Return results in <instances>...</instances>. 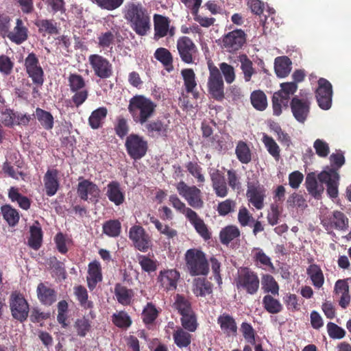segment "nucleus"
Wrapping results in <instances>:
<instances>
[{
  "mask_svg": "<svg viewBox=\"0 0 351 351\" xmlns=\"http://www.w3.org/2000/svg\"><path fill=\"white\" fill-rule=\"evenodd\" d=\"M147 135L151 138L167 137L169 132L168 124L159 119L147 121L143 125Z\"/></svg>",
  "mask_w": 351,
  "mask_h": 351,
  "instance_id": "nucleus-21",
  "label": "nucleus"
},
{
  "mask_svg": "<svg viewBox=\"0 0 351 351\" xmlns=\"http://www.w3.org/2000/svg\"><path fill=\"white\" fill-rule=\"evenodd\" d=\"M1 213L3 219L10 226H15L19 221L20 215L18 210L9 204L1 206Z\"/></svg>",
  "mask_w": 351,
  "mask_h": 351,
  "instance_id": "nucleus-44",
  "label": "nucleus"
},
{
  "mask_svg": "<svg viewBox=\"0 0 351 351\" xmlns=\"http://www.w3.org/2000/svg\"><path fill=\"white\" fill-rule=\"evenodd\" d=\"M306 274L315 288L319 289L323 286L324 276L321 267L318 265L311 264L306 269Z\"/></svg>",
  "mask_w": 351,
  "mask_h": 351,
  "instance_id": "nucleus-38",
  "label": "nucleus"
},
{
  "mask_svg": "<svg viewBox=\"0 0 351 351\" xmlns=\"http://www.w3.org/2000/svg\"><path fill=\"white\" fill-rule=\"evenodd\" d=\"M112 322L117 327L120 328H128L132 322L129 315L123 311L114 313L112 315Z\"/></svg>",
  "mask_w": 351,
  "mask_h": 351,
  "instance_id": "nucleus-54",
  "label": "nucleus"
},
{
  "mask_svg": "<svg viewBox=\"0 0 351 351\" xmlns=\"http://www.w3.org/2000/svg\"><path fill=\"white\" fill-rule=\"evenodd\" d=\"M235 154L238 160L243 164H248L252 160L251 150L247 143L243 141L238 142Z\"/></svg>",
  "mask_w": 351,
  "mask_h": 351,
  "instance_id": "nucleus-46",
  "label": "nucleus"
},
{
  "mask_svg": "<svg viewBox=\"0 0 351 351\" xmlns=\"http://www.w3.org/2000/svg\"><path fill=\"white\" fill-rule=\"evenodd\" d=\"M107 114L108 110L106 107H99L93 110L88 118V124L90 128L93 130L101 128Z\"/></svg>",
  "mask_w": 351,
  "mask_h": 351,
  "instance_id": "nucleus-39",
  "label": "nucleus"
},
{
  "mask_svg": "<svg viewBox=\"0 0 351 351\" xmlns=\"http://www.w3.org/2000/svg\"><path fill=\"white\" fill-rule=\"evenodd\" d=\"M30 237L28 239L29 246L34 250H38L43 242V230L38 221H36L29 229Z\"/></svg>",
  "mask_w": 351,
  "mask_h": 351,
  "instance_id": "nucleus-32",
  "label": "nucleus"
},
{
  "mask_svg": "<svg viewBox=\"0 0 351 351\" xmlns=\"http://www.w3.org/2000/svg\"><path fill=\"white\" fill-rule=\"evenodd\" d=\"M265 189L263 185L248 183L246 196L248 201L258 210L264 207V199L266 197Z\"/></svg>",
  "mask_w": 351,
  "mask_h": 351,
  "instance_id": "nucleus-20",
  "label": "nucleus"
},
{
  "mask_svg": "<svg viewBox=\"0 0 351 351\" xmlns=\"http://www.w3.org/2000/svg\"><path fill=\"white\" fill-rule=\"evenodd\" d=\"M212 284L205 278H195L193 291L196 296L204 297L212 293Z\"/></svg>",
  "mask_w": 351,
  "mask_h": 351,
  "instance_id": "nucleus-41",
  "label": "nucleus"
},
{
  "mask_svg": "<svg viewBox=\"0 0 351 351\" xmlns=\"http://www.w3.org/2000/svg\"><path fill=\"white\" fill-rule=\"evenodd\" d=\"M114 294L117 302L123 306L130 305L134 295L132 289L128 288L121 283L115 284Z\"/></svg>",
  "mask_w": 351,
  "mask_h": 351,
  "instance_id": "nucleus-29",
  "label": "nucleus"
},
{
  "mask_svg": "<svg viewBox=\"0 0 351 351\" xmlns=\"http://www.w3.org/2000/svg\"><path fill=\"white\" fill-rule=\"evenodd\" d=\"M154 35L156 40L164 38L168 35L169 26L170 25V19L163 15L155 14L153 17Z\"/></svg>",
  "mask_w": 351,
  "mask_h": 351,
  "instance_id": "nucleus-28",
  "label": "nucleus"
},
{
  "mask_svg": "<svg viewBox=\"0 0 351 351\" xmlns=\"http://www.w3.org/2000/svg\"><path fill=\"white\" fill-rule=\"evenodd\" d=\"M348 280L349 278L337 280L335 283L333 291L334 295L339 298V305L344 309L349 306L351 300L348 282Z\"/></svg>",
  "mask_w": 351,
  "mask_h": 351,
  "instance_id": "nucleus-22",
  "label": "nucleus"
},
{
  "mask_svg": "<svg viewBox=\"0 0 351 351\" xmlns=\"http://www.w3.org/2000/svg\"><path fill=\"white\" fill-rule=\"evenodd\" d=\"M68 83L71 91H77L86 89L85 80L80 74L70 73L68 77Z\"/></svg>",
  "mask_w": 351,
  "mask_h": 351,
  "instance_id": "nucleus-59",
  "label": "nucleus"
},
{
  "mask_svg": "<svg viewBox=\"0 0 351 351\" xmlns=\"http://www.w3.org/2000/svg\"><path fill=\"white\" fill-rule=\"evenodd\" d=\"M169 202L173 207L180 213L183 214L186 219L193 213L194 210L182 202L176 195H172L169 197Z\"/></svg>",
  "mask_w": 351,
  "mask_h": 351,
  "instance_id": "nucleus-56",
  "label": "nucleus"
},
{
  "mask_svg": "<svg viewBox=\"0 0 351 351\" xmlns=\"http://www.w3.org/2000/svg\"><path fill=\"white\" fill-rule=\"evenodd\" d=\"M115 36L111 31L101 32L97 37L98 47L105 49L112 48V45L114 43Z\"/></svg>",
  "mask_w": 351,
  "mask_h": 351,
  "instance_id": "nucleus-62",
  "label": "nucleus"
},
{
  "mask_svg": "<svg viewBox=\"0 0 351 351\" xmlns=\"http://www.w3.org/2000/svg\"><path fill=\"white\" fill-rule=\"evenodd\" d=\"M221 332L226 337H235L237 335V325L235 319L228 313L220 315L217 319Z\"/></svg>",
  "mask_w": 351,
  "mask_h": 351,
  "instance_id": "nucleus-23",
  "label": "nucleus"
},
{
  "mask_svg": "<svg viewBox=\"0 0 351 351\" xmlns=\"http://www.w3.org/2000/svg\"><path fill=\"white\" fill-rule=\"evenodd\" d=\"M103 280L101 266L100 263L95 260L88 265V276L86 277L88 287L93 291L97 285Z\"/></svg>",
  "mask_w": 351,
  "mask_h": 351,
  "instance_id": "nucleus-24",
  "label": "nucleus"
},
{
  "mask_svg": "<svg viewBox=\"0 0 351 351\" xmlns=\"http://www.w3.org/2000/svg\"><path fill=\"white\" fill-rule=\"evenodd\" d=\"M180 278L178 271L175 269L161 270L157 277V282L164 290L174 291L177 288L178 281Z\"/></svg>",
  "mask_w": 351,
  "mask_h": 351,
  "instance_id": "nucleus-19",
  "label": "nucleus"
},
{
  "mask_svg": "<svg viewBox=\"0 0 351 351\" xmlns=\"http://www.w3.org/2000/svg\"><path fill=\"white\" fill-rule=\"evenodd\" d=\"M235 285L239 291L254 295L259 289L260 280L256 272L247 267H243L238 270Z\"/></svg>",
  "mask_w": 351,
  "mask_h": 351,
  "instance_id": "nucleus-5",
  "label": "nucleus"
},
{
  "mask_svg": "<svg viewBox=\"0 0 351 351\" xmlns=\"http://www.w3.org/2000/svg\"><path fill=\"white\" fill-rule=\"evenodd\" d=\"M12 317L21 323L27 320L29 313V305L23 295L19 292H12L9 300Z\"/></svg>",
  "mask_w": 351,
  "mask_h": 351,
  "instance_id": "nucleus-8",
  "label": "nucleus"
},
{
  "mask_svg": "<svg viewBox=\"0 0 351 351\" xmlns=\"http://www.w3.org/2000/svg\"><path fill=\"white\" fill-rule=\"evenodd\" d=\"M125 19L136 34L144 36L151 29L150 16L147 8L140 2H129L125 6Z\"/></svg>",
  "mask_w": 351,
  "mask_h": 351,
  "instance_id": "nucleus-1",
  "label": "nucleus"
},
{
  "mask_svg": "<svg viewBox=\"0 0 351 351\" xmlns=\"http://www.w3.org/2000/svg\"><path fill=\"white\" fill-rule=\"evenodd\" d=\"M321 223L327 231L334 229L340 231H346L348 229L349 220L346 215L339 210H335L321 219Z\"/></svg>",
  "mask_w": 351,
  "mask_h": 351,
  "instance_id": "nucleus-12",
  "label": "nucleus"
},
{
  "mask_svg": "<svg viewBox=\"0 0 351 351\" xmlns=\"http://www.w3.org/2000/svg\"><path fill=\"white\" fill-rule=\"evenodd\" d=\"M185 167L189 173L197 179V182L204 183L205 182V177L202 174V168L197 162L190 161L186 164Z\"/></svg>",
  "mask_w": 351,
  "mask_h": 351,
  "instance_id": "nucleus-64",
  "label": "nucleus"
},
{
  "mask_svg": "<svg viewBox=\"0 0 351 351\" xmlns=\"http://www.w3.org/2000/svg\"><path fill=\"white\" fill-rule=\"evenodd\" d=\"M138 263L143 271L150 274L156 271L158 268V262L145 255L138 256Z\"/></svg>",
  "mask_w": 351,
  "mask_h": 351,
  "instance_id": "nucleus-61",
  "label": "nucleus"
},
{
  "mask_svg": "<svg viewBox=\"0 0 351 351\" xmlns=\"http://www.w3.org/2000/svg\"><path fill=\"white\" fill-rule=\"evenodd\" d=\"M35 117L40 125L47 130H51L53 128V117L51 112L40 108L36 109Z\"/></svg>",
  "mask_w": 351,
  "mask_h": 351,
  "instance_id": "nucleus-49",
  "label": "nucleus"
},
{
  "mask_svg": "<svg viewBox=\"0 0 351 351\" xmlns=\"http://www.w3.org/2000/svg\"><path fill=\"white\" fill-rule=\"evenodd\" d=\"M181 75L184 80L185 90L188 93H192L197 98L198 93L195 91L197 86L195 74L192 69H184L181 71Z\"/></svg>",
  "mask_w": 351,
  "mask_h": 351,
  "instance_id": "nucleus-35",
  "label": "nucleus"
},
{
  "mask_svg": "<svg viewBox=\"0 0 351 351\" xmlns=\"http://www.w3.org/2000/svg\"><path fill=\"white\" fill-rule=\"evenodd\" d=\"M156 107V104L149 98L143 95H136L130 99L128 110L133 121L143 125L154 116Z\"/></svg>",
  "mask_w": 351,
  "mask_h": 351,
  "instance_id": "nucleus-3",
  "label": "nucleus"
},
{
  "mask_svg": "<svg viewBox=\"0 0 351 351\" xmlns=\"http://www.w3.org/2000/svg\"><path fill=\"white\" fill-rule=\"evenodd\" d=\"M262 288L265 293L278 295L279 286L274 278L270 274H264L261 278Z\"/></svg>",
  "mask_w": 351,
  "mask_h": 351,
  "instance_id": "nucleus-53",
  "label": "nucleus"
},
{
  "mask_svg": "<svg viewBox=\"0 0 351 351\" xmlns=\"http://www.w3.org/2000/svg\"><path fill=\"white\" fill-rule=\"evenodd\" d=\"M176 47L181 60L185 64H193L197 48L194 42L188 36L180 37L176 43Z\"/></svg>",
  "mask_w": 351,
  "mask_h": 351,
  "instance_id": "nucleus-15",
  "label": "nucleus"
},
{
  "mask_svg": "<svg viewBox=\"0 0 351 351\" xmlns=\"http://www.w3.org/2000/svg\"><path fill=\"white\" fill-rule=\"evenodd\" d=\"M154 57L162 64L167 71L169 72L173 70V58L169 49L165 47H159L155 51Z\"/></svg>",
  "mask_w": 351,
  "mask_h": 351,
  "instance_id": "nucleus-34",
  "label": "nucleus"
},
{
  "mask_svg": "<svg viewBox=\"0 0 351 351\" xmlns=\"http://www.w3.org/2000/svg\"><path fill=\"white\" fill-rule=\"evenodd\" d=\"M318 87L315 91V97L320 108L328 110L332 105V86L325 78L319 79Z\"/></svg>",
  "mask_w": 351,
  "mask_h": 351,
  "instance_id": "nucleus-16",
  "label": "nucleus"
},
{
  "mask_svg": "<svg viewBox=\"0 0 351 351\" xmlns=\"http://www.w3.org/2000/svg\"><path fill=\"white\" fill-rule=\"evenodd\" d=\"M103 233L110 237H117L121 232V223L118 219H110L104 223Z\"/></svg>",
  "mask_w": 351,
  "mask_h": 351,
  "instance_id": "nucleus-47",
  "label": "nucleus"
},
{
  "mask_svg": "<svg viewBox=\"0 0 351 351\" xmlns=\"http://www.w3.org/2000/svg\"><path fill=\"white\" fill-rule=\"evenodd\" d=\"M6 37L16 45H21L27 40L28 29L24 25L21 19H16V26L12 31L10 30Z\"/></svg>",
  "mask_w": 351,
  "mask_h": 351,
  "instance_id": "nucleus-27",
  "label": "nucleus"
},
{
  "mask_svg": "<svg viewBox=\"0 0 351 351\" xmlns=\"http://www.w3.org/2000/svg\"><path fill=\"white\" fill-rule=\"evenodd\" d=\"M77 187V193L80 198L84 201L97 202L100 190L97 184L92 181L80 178Z\"/></svg>",
  "mask_w": 351,
  "mask_h": 351,
  "instance_id": "nucleus-18",
  "label": "nucleus"
},
{
  "mask_svg": "<svg viewBox=\"0 0 351 351\" xmlns=\"http://www.w3.org/2000/svg\"><path fill=\"white\" fill-rule=\"evenodd\" d=\"M311 101L308 95L302 97L295 95L291 100L290 107L294 118L301 123H304L310 113Z\"/></svg>",
  "mask_w": 351,
  "mask_h": 351,
  "instance_id": "nucleus-13",
  "label": "nucleus"
},
{
  "mask_svg": "<svg viewBox=\"0 0 351 351\" xmlns=\"http://www.w3.org/2000/svg\"><path fill=\"white\" fill-rule=\"evenodd\" d=\"M174 343L180 348L188 347L192 339V335L182 328H178L173 333Z\"/></svg>",
  "mask_w": 351,
  "mask_h": 351,
  "instance_id": "nucleus-43",
  "label": "nucleus"
},
{
  "mask_svg": "<svg viewBox=\"0 0 351 351\" xmlns=\"http://www.w3.org/2000/svg\"><path fill=\"white\" fill-rule=\"evenodd\" d=\"M221 46L228 52H235L246 42V34L241 29H235L225 34L221 40Z\"/></svg>",
  "mask_w": 351,
  "mask_h": 351,
  "instance_id": "nucleus-14",
  "label": "nucleus"
},
{
  "mask_svg": "<svg viewBox=\"0 0 351 351\" xmlns=\"http://www.w3.org/2000/svg\"><path fill=\"white\" fill-rule=\"evenodd\" d=\"M240 236V230L236 226H227L219 232V239L222 244L228 245L232 241Z\"/></svg>",
  "mask_w": 351,
  "mask_h": 351,
  "instance_id": "nucleus-42",
  "label": "nucleus"
},
{
  "mask_svg": "<svg viewBox=\"0 0 351 351\" xmlns=\"http://www.w3.org/2000/svg\"><path fill=\"white\" fill-rule=\"evenodd\" d=\"M106 195L115 206H120L125 202V192L118 181L110 182L106 187Z\"/></svg>",
  "mask_w": 351,
  "mask_h": 351,
  "instance_id": "nucleus-26",
  "label": "nucleus"
},
{
  "mask_svg": "<svg viewBox=\"0 0 351 351\" xmlns=\"http://www.w3.org/2000/svg\"><path fill=\"white\" fill-rule=\"evenodd\" d=\"M15 116L16 112L10 108L3 107L1 109L0 121L6 127L12 128L15 125Z\"/></svg>",
  "mask_w": 351,
  "mask_h": 351,
  "instance_id": "nucleus-63",
  "label": "nucleus"
},
{
  "mask_svg": "<svg viewBox=\"0 0 351 351\" xmlns=\"http://www.w3.org/2000/svg\"><path fill=\"white\" fill-rule=\"evenodd\" d=\"M125 147L129 156L138 160L146 155L148 143L143 136L132 133L126 137Z\"/></svg>",
  "mask_w": 351,
  "mask_h": 351,
  "instance_id": "nucleus-7",
  "label": "nucleus"
},
{
  "mask_svg": "<svg viewBox=\"0 0 351 351\" xmlns=\"http://www.w3.org/2000/svg\"><path fill=\"white\" fill-rule=\"evenodd\" d=\"M36 293L38 299L44 305L51 306L56 301V291L49 285L48 282L39 283Z\"/></svg>",
  "mask_w": 351,
  "mask_h": 351,
  "instance_id": "nucleus-25",
  "label": "nucleus"
},
{
  "mask_svg": "<svg viewBox=\"0 0 351 351\" xmlns=\"http://www.w3.org/2000/svg\"><path fill=\"white\" fill-rule=\"evenodd\" d=\"M74 294L82 307L85 309H91L93 308V302L88 300V293L84 286L78 285L75 287Z\"/></svg>",
  "mask_w": 351,
  "mask_h": 351,
  "instance_id": "nucleus-45",
  "label": "nucleus"
},
{
  "mask_svg": "<svg viewBox=\"0 0 351 351\" xmlns=\"http://www.w3.org/2000/svg\"><path fill=\"white\" fill-rule=\"evenodd\" d=\"M150 221L155 225L156 228L160 234L165 235L168 239H173L177 236L178 232L176 230L171 228L168 225L162 224L155 217H151Z\"/></svg>",
  "mask_w": 351,
  "mask_h": 351,
  "instance_id": "nucleus-60",
  "label": "nucleus"
},
{
  "mask_svg": "<svg viewBox=\"0 0 351 351\" xmlns=\"http://www.w3.org/2000/svg\"><path fill=\"white\" fill-rule=\"evenodd\" d=\"M238 58L241 63L240 69L243 74L244 80L248 82L251 80L252 75L256 73L253 62L246 54H241Z\"/></svg>",
  "mask_w": 351,
  "mask_h": 351,
  "instance_id": "nucleus-40",
  "label": "nucleus"
},
{
  "mask_svg": "<svg viewBox=\"0 0 351 351\" xmlns=\"http://www.w3.org/2000/svg\"><path fill=\"white\" fill-rule=\"evenodd\" d=\"M181 323L184 329L189 332H195L197 328V322L193 311L182 315Z\"/></svg>",
  "mask_w": 351,
  "mask_h": 351,
  "instance_id": "nucleus-57",
  "label": "nucleus"
},
{
  "mask_svg": "<svg viewBox=\"0 0 351 351\" xmlns=\"http://www.w3.org/2000/svg\"><path fill=\"white\" fill-rule=\"evenodd\" d=\"M88 60L96 77L106 80L113 75L112 64L106 57L97 53H94L88 56Z\"/></svg>",
  "mask_w": 351,
  "mask_h": 351,
  "instance_id": "nucleus-9",
  "label": "nucleus"
},
{
  "mask_svg": "<svg viewBox=\"0 0 351 351\" xmlns=\"http://www.w3.org/2000/svg\"><path fill=\"white\" fill-rule=\"evenodd\" d=\"M331 167H328L318 175L320 182L326 185V191L330 198L339 194V174L338 170L344 165L345 158L341 152L333 153L330 156Z\"/></svg>",
  "mask_w": 351,
  "mask_h": 351,
  "instance_id": "nucleus-2",
  "label": "nucleus"
},
{
  "mask_svg": "<svg viewBox=\"0 0 351 351\" xmlns=\"http://www.w3.org/2000/svg\"><path fill=\"white\" fill-rule=\"evenodd\" d=\"M262 141L269 154L276 161H278L280 158V149L274 139L271 136L264 134Z\"/></svg>",
  "mask_w": 351,
  "mask_h": 351,
  "instance_id": "nucleus-52",
  "label": "nucleus"
},
{
  "mask_svg": "<svg viewBox=\"0 0 351 351\" xmlns=\"http://www.w3.org/2000/svg\"><path fill=\"white\" fill-rule=\"evenodd\" d=\"M25 68L28 77L36 87H40L44 83V71L40 65L36 55L32 52L25 59Z\"/></svg>",
  "mask_w": 351,
  "mask_h": 351,
  "instance_id": "nucleus-11",
  "label": "nucleus"
},
{
  "mask_svg": "<svg viewBox=\"0 0 351 351\" xmlns=\"http://www.w3.org/2000/svg\"><path fill=\"white\" fill-rule=\"evenodd\" d=\"M34 25L38 27V32L42 36L47 34L54 35L58 34L57 23L51 19H38L34 22Z\"/></svg>",
  "mask_w": 351,
  "mask_h": 351,
  "instance_id": "nucleus-36",
  "label": "nucleus"
},
{
  "mask_svg": "<svg viewBox=\"0 0 351 351\" xmlns=\"http://www.w3.org/2000/svg\"><path fill=\"white\" fill-rule=\"evenodd\" d=\"M8 196L12 202H16L21 208L25 210L29 209L32 202L30 199L23 195L20 193L19 188L11 186L8 189Z\"/></svg>",
  "mask_w": 351,
  "mask_h": 351,
  "instance_id": "nucleus-33",
  "label": "nucleus"
},
{
  "mask_svg": "<svg viewBox=\"0 0 351 351\" xmlns=\"http://www.w3.org/2000/svg\"><path fill=\"white\" fill-rule=\"evenodd\" d=\"M185 262L191 276H206L209 272V264L206 254L200 250L189 249L185 253Z\"/></svg>",
  "mask_w": 351,
  "mask_h": 351,
  "instance_id": "nucleus-4",
  "label": "nucleus"
},
{
  "mask_svg": "<svg viewBox=\"0 0 351 351\" xmlns=\"http://www.w3.org/2000/svg\"><path fill=\"white\" fill-rule=\"evenodd\" d=\"M159 315V311L152 302H148L142 312V319L147 326L153 324Z\"/></svg>",
  "mask_w": 351,
  "mask_h": 351,
  "instance_id": "nucleus-48",
  "label": "nucleus"
},
{
  "mask_svg": "<svg viewBox=\"0 0 351 351\" xmlns=\"http://www.w3.org/2000/svg\"><path fill=\"white\" fill-rule=\"evenodd\" d=\"M129 238L136 249L146 252L152 246V241L149 234L141 226H134L129 231Z\"/></svg>",
  "mask_w": 351,
  "mask_h": 351,
  "instance_id": "nucleus-17",
  "label": "nucleus"
},
{
  "mask_svg": "<svg viewBox=\"0 0 351 351\" xmlns=\"http://www.w3.org/2000/svg\"><path fill=\"white\" fill-rule=\"evenodd\" d=\"M73 327L77 336L84 337L91 329V323L88 318L82 317L75 320Z\"/></svg>",
  "mask_w": 351,
  "mask_h": 351,
  "instance_id": "nucleus-55",
  "label": "nucleus"
},
{
  "mask_svg": "<svg viewBox=\"0 0 351 351\" xmlns=\"http://www.w3.org/2000/svg\"><path fill=\"white\" fill-rule=\"evenodd\" d=\"M264 308L269 313L277 314L282 311L283 307L280 301L271 295H266L263 298Z\"/></svg>",
  "mask_w": 351,
  "mask_h": 351,
  "instance_id": "nucleus-51",
  "label": "nucleus"
},
{
  "mask_svg": "<svg viewBox=\"0 0 351 351\" xmlns=\"http://www.w3.org/2000/svg\"><path fill=\"white\" fill-rule=\"evenodd\" d=\"M291 61L287 56H279L275 59L274 70L279 77H285L291 70Z\"/></svg>",
  "mask_w": 351,
  "mask_h": 351,
  "instance_id": "nucleus-37",
  "label": "nucleus"
},
{
  "mask_svg": "<svg viewBox=\"0 0 351 351\" xmlns=\"http://www.w3.org/2000/svg\"><path fill=\"white\" fill-rule=\"evenodd\" d=\"M187 220L193 226L199 235L205 241L209 240L211 238V232H210L207 225L195 211L193 212Z\"/></svg>",
  "mask_w": 351,
  "mask_h": 351,
  "instance_id": "nucleus-30",
  "label": "nucleus"
},
{
  "mask_svg": "<svg viewBox=\"0 0 351 351\" xmlns=\"http://www.w3.org/2000/svg\"><path fill=\"white\" fill-rule=\"evenodd\" d=\"M58 170H48L44 176V184L46 194L48 196L54 195L59 189V182L58 180Z\"/></svg>",
  "mask_w": 351,
  "mask_h": 351,
  "instance_id": "nucleus-31",
  "label": "nucleus"
},
{
  "mask_svg": "<svg viewBox=\"0 0 351 351\" xmlns=\"http://www.w3.org/2000/svg\"><path fill=\"white\" fill-rule=\"evenodd\" d=\"M250 101L252 106L260 111L264 110L267 106L266 95L261 90H254L251 93Z\"/></svg>",
  "mask_w": 351,
  "mask_h": 351,
  "instance_id": "nucleus-50",
  "label": "nucleus"
},
{
  "mask_svg": "<svg viewBox=\"0 0 351 351\" xmlns=\"http://www.w3.org/2000/svg\"><path fill=\"white\" fill-rule=\"evenodd\" d=\"M209 76L207 82L208 91L211 97L221 101L225 97L224 83L219 69L213 63L208 64Z\"/></svg>",
  "mask_w": 351,
  "mask_h": 351,
  "instance_id": "nucleus-6",
  "label": "nucleus"
},
{
  "mask_svg": "<svg viewBox=\"0 0 351 351\" xmlns=\"http://www.w3.org/2000/svg\"><path fill=\"white\" fill-rule=\"evenodd\" d=\"M173 306L181 315L193 311L189 300L180 294L176 295Z\"/></svg>",
  "mask_w": 351,
  "mask_h": 351,
  "instance_id": "nucleus-58",
  "label": "nucleus"
},
{
  "mask_svg": "<svg viewBox=\"0 0 351 351\" xmlns=\"http://www.w3.org/2000/svg\"><path fill=\"white\" fill-rule=\"evenodd\" d=\"M176 189L187 202L188 204L195 209H200L204 206V201L202 198V192L195 186H189L184 181L179 182L176 185Z\"/></svg>",
  "mask_w": 351,
  "mask_h": 351,
  "instance_id": "nucleus-10",
  "label": "nucleus"
}]
</instances>
